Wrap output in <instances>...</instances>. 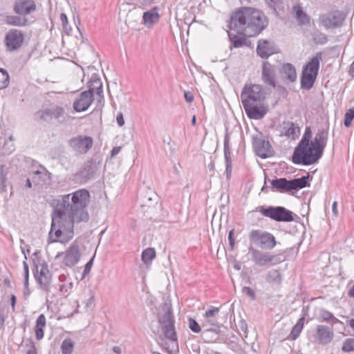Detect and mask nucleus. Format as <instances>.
Here are the masks:
<instances>
[{"label": "nucleus", "mask_w": 354, "mask_h": 354, "mask_svg": "<svg viewBox=\"0 0 354 354\" xmlns=\"http://www.w3.org/2000/svg\"><path fill=\"white\" fill-rule=\"evenodd\" d=\"M21 15H7L5 17L4 21L6 24L14 26L23 27L28 24V20Z\"/></svg>", "instance_id": "27"}, {"label": "nucleus", "mask_w": 354, "mask_h": 354, "mask_svg": "<svg viewBox=\"0 0 354 354\" xmlns=\"http://www.w3.org/2000/svg\"><path fill=\"white\" fill-rule=\"evenodd\" d=\"M24 41V35L18 29H10L6 32L4 38L6 48L9 52L19 49Z\"/></svg>", "instance_id": "10"}, {"label": "nucleus", "mask_w": 354, "mask_h": 354, "mask_svg": "<svg viewBox=\"0 0 354 354\" xmlns=\"http://www.w3.org/2000/svg\"><path fill=\"white\" fill-rule=\"evenodd\" d=\"M303 326H304V316L298 319L297 323L294 325L293 328H292L291 333H290V337L291 339L295 340L298 336L300 335L301 331L302 330Z\"/></svg>", "instance_id": "31"}, {"label": "nucleus", "mask_w": 354, "mask_h": 354, "mask_svg": "<svg viewBox=\"0 0 354 354\" xmlns=\"http://www.w3.org/2000/svg\"><path fill=\"white\" fill-rule=\"evenodd\" d=\"M82 221H75L66 216V212L57 209L52 214L51 229L49 232V243H60L65 244L72 240L74 236L73 226L74 223Z\"/></svg>", "instance_id": "4"}, {"label": "nucleus", "mask_w": 354, "mask_h": 354, "mask_svg": "<svg viewBox=\"0 0 354 354\" xmlns=\"http://www.w3.org/2000/svg\"><path fill=\"white\" fill-rule=\"evenodd\" d=\"M93 264V258L90 259L85 266V270H84V272L88 273L90 271L91 268H92V265Z\"/></svg>", "instance_id": "52"}, {"label": "nucleus", "mask_w": 354, "mask_h": 354, "mask_svg": "<svg viewBox=\"0 0 354 354\" xmlns=\"http://www.w3.org/2000/svg\"><path fill=\"white\" fill-rule=\"evenodd\" d=\"M236 32V34H233L232 32L227 31L232 46L234 48H240L244 46H250L251 42L245 37L246 35L243 32Z\"/></svg>", "instance_id": "22"}, {"label": "nucleus", "mask_w": 354, "mask_h": 354, "mask_svg": "<svg viewBox=\"0 0 354 354\" xmlns=\"http://www.w3.org/2000/svg\"><path fill=\"white\" fill-rule=\"evenodd\" d=\"M265 1L277 15H278V10H281L283 8V0H265Z\"/></svg>", "instance_id": "32"}, {"label": "nucleus", "mask_w": 354, "mask_h": 354, "mask_svg": "<svg viewBox=\"0 0 354 354\" xmlns=\"http://www.w3.org/2000/svg\"><path fill=\"white\" fill-rule=\"evenodd\" d=\"M348 295L351 298H354V282L353 284H352L351 288H350L349 292H348Z\"/></svg>", "instance_id": "57"}, {"label": "nucleus", "mask_w": 354, "mask_h": 354, "mask_svg": "<svg viewBox=\"0 0 354 354\" xmlns=\"http://www.w3.org/2000/svg\"><path fill=\"white\" fill-rule=\"evenodd\" d=\"M318 68H304L301 76V88L309 89L314 84Z\"/></svg>", "instance_id": "19"}, {"label": "nucleus", "mask_w": 354, "mask_h": 354, "mask_svg": "<svg viewBox=\"0 0 354 354\" xmlns=\"http://www.w3.org/2000/svg\"><path fill=\"white\" fill-rule=\"evenodd\" d=\"M293 10L295 13L296 19L301 24H307L310 23L309 17L304 12L300 6H295Z\"/></svg>", "instance_id": "29"}, {"label": "nucleus", "mask_w": 354, "mask_h": 354, "mask_svg": "<svg viewBox=\"0 0 354 354\" xmlns=\"http://www.w3.org/2000/svg\"><path fill=\"white\" fill-rule=\"evenodd\" d=\"M314 40L317 44H324L326 43V41H327V37L324 34L319 33V34H317L314 37Z\"/></svg>", "instance_id": "45"}, {"label": "nucleus", "mask_w": 354, "mask_h": 354, "mask_svg": "<svg viewBox=\"0 0 354 354\" xmlns=\"http://www.w3.org/2000/svg\"><path fill=\"white\" fill-rule=\"evenodd\" d=\"M274 259V257L272 255L263 254L260 255L259 259H258V261H259L260 263H267L273 261Z\"/></svg>", "instance_id": "44"}, {"label": "nucleus", "mask_w": 354, "mask_h": 354, "mask_svg": "<svg viewBox=\"0 0 354 354\" xmlns=\"http://www.w3.org/2000/svg\"><path fill=\"white\" fill-rule=\"evenodd\" d=\"M257 212L262 216L274 220L277 222H292L294 221L292 212L283 207H265L259 206Z\"/></svg>", "instance_id": "6"}, {"label": "nucleus", "mask_w": 354, "mask_h": 354, "mask_svg": "<svg viewBox=\"0 0 354 354\" xmlns=\"http://www.w3.org/2000/svg\"><path fill=\"white\" fill-rule=\"evenodd\" d=\"M64 109L56 106L53 109L44 110L39 113V117L44 121H50L53 119L59 120L64 117Z\"/></svg>", "instance_id": "21"}, {"label": "nucleus", "mask_w": 354, "mask_h": 354, "mask_svg": "<svg viewBox=\"0 0 354 354\" xmlns=\"http://www.w3.org/2000/svg\"><path fill=\"white\" fill-rule=\"evenodd\" d=\"M139 2L142 6H149L154 3V0H139Z\"/></svg>", "instance_id": "54"}, {"label": "nucleus", "mask_w": 354, "mask_h": 354, "mask_svg": "<svg viewBox=\"0 0 354 354\" xmlns=\"http://www.w3.org/2000/svg\"><path fill=\"white\" fill-rule=\"evenodd\" d=\"M310 127L304 130V136L299 144L294 150L292 162L294 164L310 165L315 163L322 156L323 150L326 145L327 132L321 130L316 133L313 140Z\"/></svg>", "instance_id": "1"}, {"label": "nucleus", "mask_w": 354, "mask_h": 354, "mask_svg": "<svg viewBox=\"0 0 354 354\" xmlns=\"http://www.w3.org/2000/svg\"><path fill=\"white\" fill-rule=\"evenodd\" d=\"M285 75L286 80L290 82L296 80L297 75L295 68H285Z\"/></svg>", "instance_id": "40"}, {"label": "nucleus", "mask_w": 354, "mask_h": 354, "mask_svg": "<svg viewBox=\"0 0 354 354\" xmlns=\"http://www.w3.org/2000/svg\"><path fill=\"white\" fill-rule=\"evenodd\" d=\"M250 241L260 247L263 250H272L276 247V238L267 232H262L259 230H254L250 232Z\"/></svg>", "instance_id": "8"}, {"label": "nucleus", "mask_w": 354, "mask_h": 354, "mask_svg": "<svg viewBox=\"0 0 354 354\" xmlns=\"http://www.w3.org/2000/svg\"><path fill=\"white\" fill-rule=\"evenodd\" d=\"M117 123L119 127H122L124 125V118L122 117V113H119L117 115Z\"/></svg>", "instance_id": "51"}, {"label": "nucleus", "mask_w": 354, "mask_h": 354, "mask_svg": "<svg viewBox=\"0 0 354 354\" xmlns=\"http://www.w3.org/2000/svg\"><path fill=\"white\" fill-rule=\"evenodd\" d=\"M9 82L8 72L0 68V90L6 88Z\"/></svg>", "instance_id": "36"}, {"label": "nucleus", "mask_w": 354, "mask_h": 354, "mask_svg": "<svg viewBox=\"0 0 354 354\" xmlns=\"http://www.w3.org/2000/svg\"><path fill=\"white\" fill-rule=\"evenodd\" d=\"M246 115L252 120H261L268 113V107L263 104L244 106Z\"/></svg>", "instance_id": "18"}, {"label": "nucleus", "mask_w": 354, "mask_h": 354, "mask_svg": "<svg viewBox=\"0 0 354 354\" xmlns=\"http://www.w3.org/2000/svg\"><path fill=\"white\" fill-rule=\"evenodd\" d=\"M14 139L12 138V136H10L9 140L6 141L5 145H3V148H1V155H8L12 153V151L15 150L14 144L12 143V141Z\"/></svg>", "instance_id": "33"}, {"label": "nucleus", "mask_w": 354, "mask_h": 354, "mask_svg": "<svg viewBox=\"0 0 354 354\" xmlns=\"http://www.w3.org/2000/svg\"><path fill=\"white\" fill-rule=\"evenodd\" d=\"M333 334L332 329L330 328L319 325L316 328L315 340L321 344H327L332 341Z\"/></svg>", "instance_id": "17"}, {"label": "nucleus", "mask_w": 354, "mask_h": 354, "mask_svg": "<svg viewBox=\"0 0 354 354\" xmlns=\"http://www.w3.org/2000/svg\"><path fill=\"white\" fill-rule=\"evenodd\" d=\"M44 176H46V174L41 171H36L32 174L27 179V187H32V183L35 185L41 184L44 182Z\"/></svg>", "instance_id": "28"}, {"label": "nucleus", "mask_w": 354, "mask_h": 354, "mask_svg": "<svg viewBox=\"0 0 354 354\" xmlns=\"http://www.w3.org/2000/svg\"><path fill=\"white\" fill-rule=\"evenodd\" d=\"M234 230L232 229L228 232V243H230V248L231 250H234Z\"/></svg>", "instance_id": "46"}, {"label": "nucleus", "mask_w": 354, "mask_h": 354, "mask_svg": "<svg viewBox=\"0 0 354 354\" xmlns=\"http://www.w3.org/2000/svg\"><path fill=\"white\" fill-rule=\"evenodd\" d=\"M46 317L43 314L39 315V317L36 319L33 330H35V338L39 341L44 338V329L46 327Z\"/></svg>", "instance_id": "26"}, {"label": "nucleus", "mask_w": 354, "mask_h": 354, "mask_svg": "<svg viewBox=\"0 0 354 354\" xmlns=\"http://www.w3.org/2000/svg\"><path fill=\"white\" fill-rule=\"evenodd\" d=\"M219 311L220 309H218V308L212 306V308L206 310L205 314H204V317H205L206 319L209 320L212 317L218 315Z\"/></svg>", "instance_id": "42"}, {"label": "nucleus", "mask_w": 354, "mask_h": 354, "mask_svg": "<svg viewBox=\"0 0 354 354\" xmlns=\"http://www.w3.org/2000/svg\"><path fill=\"white\" fill-rule=\"evenodd\" d=\"M4 324V318L2 315H0V329L3 327Z\"/></svg>", "instance_id": "60"}, {"label": "nucleus", "mask_w": 354, "mask_h": 354, "mask_svg": "<svg viewBox=\"0 0 354 354\" xmlns=\"http://www.w3.org/2000/svg\"><path fill=\"white\" fill-rule=\"evenodd\" d=\"M113 351H115V353H116L118 354H120V347H113Z\"/></svg>", "instance_id": "61"}, {"label": "nucleus", "mask_w": 354, "mask_h": 354, "mask_svg": "<svg viewBox=\"0 0 354 354\" xmlns=\"http://www.w3.org/2000/svg\"><path fill=\"white\" fill-rule=\"evenodd\" d=\"M184 97L187 102H192L194 101V94L189 91L184 92Z\"/></svg>", "instance_id": "48"}, {"label": "nucleus", "mask_w": 354, "mask_h": 354, "mask_svg": "<svg viewBox=\"0 0 354 354\" xmlns=\"http://www.w3.org/2000/svg\"><path fill=\"white\" fill-rule=\"evenodd\" d=\"M262 66H276L270 64L269 62H263ZM277 66L289 67V66H293V65L290 63H286V64H281L280 65H278Z\"/></svg>", "instance_id": "49"}, {"label": "nucleus", "mask_w": 354, "mask_h": 354, "mask_svg": "<svg viewBox=\"0 0 354 354\" xmlns=\"http://www.w3.org/2000/svg\"><path fill=\"white\" fill-rule=\"evenodd\" d=\"M142 261L145 263L146 266L150 265L152 260L156 258V250L152 248H148L142 252Z\"/></svg>", "instance_id": "30"}, {"label": "nucleus", "mask_w": 354, "mask_h": 354, "mask_svg": "<svg viewBox=\"0 0 354 354\" xmlns=\"http://www.w3.org/2000/svg\"><path fill=\"white\" fill-rule=\"evenodd\" d=\"M188 326H189V329H191L194 333H198L201 331V327L198 322L193 319H189V320H188Z\"/></svg>", "instance_id": "43"}, {"label": "nucleus", "mask_w": 354, "mask_h": 354, "mask_svg": "<svg viewBox=\"0 0 354 354\" xmlns=\"http://www.w3.org/2000/svg\"><path fill=\"white\" fill-rule=\"evenodd\" d=\"M196 124V116H193V119H192V125L194 126Z\"/></svg>", "instance_id": "62"}, {"label": "nucleus", "mask_w": 354, "mask_h": 354, "mask_svg": "<svg viewBox=\"0 0 354 354\" xmlns=\"http://www.w3.org/2000/svg\"><path fill=\"white\" fill-rule=\"evenodd\" d=\"M159 19L158 8L156 6L145 12L142 15L143 23L147 26H153L159 21Z\"/></svg>", "instance_id": "24"}, {"label": "nucleus", "mask_w": 354, "mask_h": 354, "mask_svg": "<svg viewBox=\"0 0 354 354\" xmlns=\"http://www.w3.org/2000/svg\"><path fill=\"white\" fill-rule=\"evenodd\" d=\"M268 26V19L261 10L243 7L231 15L228 28L230 30L254 37L261 32Z\"/></svg>", "instance_id": "2"}, {"label": "nucleus", "mask_w": 354, "mask_h": 354, "mask_svg": "<svg viewBox=\"0 0 354 354\" xmlns=\"http://www.w3.org/2000/svg\"><path fill=\"white\" fill-rule=\"evenodd\" d=\"M36 10V4L33 0H16L13 5V11L21 16H26Z\"/></svg>", "instance_id": "13"}, {"label": "nucleus", "mask_w": 354, "mask_h": 354, "mask_svg": "<svg viewBox=\"0 0 354 354\" xmlns=\"http://www.w3.org/2000/svg\"><path fill=\"white\" fill-rule=\"evenodd\" d=\"M159 323L161 324L164 335L169 339H174L176 333H174V322L171 319L170 313L165 312L159 316Z\"/></svg>", "instance_id": "15"}, {"label": "nucleus", "mask_w": 354, "mask_h": 354, "mask_svg": "<svg viewBox=\"0 0 354 354\" xmlns=\"http://www.w3.org/2000/svg\"><path fill=\"white\" fill-rule=\"evenodd\" d=\"M60 19L65 34L67 35H71L72 32V28L68 25V21L66 15L64 13H62L60 15Z\"/></svg>", "instance_id": "35"}, {"label": "nucleus", "mask_w": 354, "mask_h": 354, "mask_svg": "<svg viewBox=\"0 0 354 354\" xmlns=\"http://www.w3.org/2000/svg\"><path fill=\"white\" fill-rule=\"evenodd\" d=\"M253 146L258 156L263 158L268 156L269 149H270L268 141L256 136L253 137Z\"/></svg>", "instance_id": "20"}, {"label": "nucleus", "mask_w": 354, "mask_h": 354, "mask_svg": "<svg viewBox=\"0 0 354 354\" xmlns=\"http://www.w3.org/2000/svg\"><path fill=\"white\" fill-rule=\"evenodd\" d=\"M262 75H263L264 81L267 82L268 84L274 86V80H272V74L269 71L268 68H263V71H262Z\"/></svg>", "instance_id": "41"}, {"label": "nucleus", "mask_w": 354, "mask_h": 354, "mask_svg": "<svg viewBox=\"0 0 354 354\" xmlns=\"http://www.w3.org/2000/svg\"><path fill=\"white\" fill-rule=\"evenodd\" d=\"M80 258V246L76 242L70 245L69 248L64 252H59L55 259H62V263L65 266H73L77 263Z\"/></svg>", "instance_id": "9"}, {"label": "nucleus", "mask_w": 354, "mask_h": 354, "mask_svg": "<svg viewBox=\"0 0 354 354\" xmlns=\"http://www.w3.org/2000/svg\"><path fill=\"white\" fill-rule=\"evenodd\" d=\"M70 147L77 154L82 155L88 152L93 145V139L88 136H77L69 141Z\"/></svg>", "instance_id": "11"}, {"label": "nucleus", "mask_w": 354, "mask_h": 354, "mask_svg": "<svg viewBox=\"0 0 354 354\" xmlns=\"http://www.w3.org/2000/svg\"><path fill=\"white\" fill-rule=\"evenodd\" d=\"M242 95L254 102H261L264 100V92L259 84H248L244 86Z\"/></svg>", "instance_id": "14"}, {"label": "nucleus", "mask_w": 354, "mask_h": 354, "mask_svg": "<svg viewBox=\"0 0 354 354\" xmlns=\"http://www.w3.org/2000/svg\"><path fill=\"white\" fill-rule=\"evenodd\" d=\"M350 66H354V60H353V62L351 64Z\"/></svg>", "instance_id": "64"}, {"label": "nucleus", "mask_w": 354, "mask_h": 354, "mask_svg": "<svg viewBox=\"0 0 354 354\" xmlns=\"http://www.w3.org/2000/svg\"><path fill=\"white\" fill-rule=\"evenodd\" d=\"M97 95V101L102 100V84L99 78L90 82L89 89L80 94L79 97L73 102V109L77 112L84 111L93 102V96Z\"/></svg>", "instance_id": "5"}, {"label": "nucleus", "mask_w": 354, "mask_h": 354, "mask_svg": "<svg viewBox=\"0 0 354 354\" xmlns=\"http://www.w3.org/2000/svg\"><path fill=\"white\" fill-rule=\"evenodd\" d=\"M63 209L58 208L57 210L64 212L67 214V217L73 218L77 222H87L88 220V213L86 207L90 203V194L85 189H80L71 194L64 195Z\"/></svg>", "instance_id": "3"}, {"label": "nucleus", "mask_w": 354, "mask_h": 354, "mask_svg": "<svg viewBox=\"0 0 354 354\" xmlns=\"http://www.w3.org/2000/svg\"><path fill=\"white\" fill-rule=\"evenodd\" d=\"M308 176H302L299 178L288 180L284 178H280L272 180L271 185L279 192H286L292 190L301 189L308 185Z\"/></svg>", "instance_id": "7"}, {"label": "nucleus", "mask_w": 354, "mask_h": 354, "mask_svg": "<svg viewBox=\"0 0 354 354\" xmlns=\"http://www.w3.org/2000/svg\"><path fill=\"white\" fill-rule=\"evenodd\" d=\"M280 133L291 140H295L300 135V128L295 123L285 121L280 125Z\"/></svg>", "instance_id": "16"}, {"label": "nucleus", "mask_w": 354, "mask_h": 354, "mask_svg": "<svg viewBox=\"0 0 354 354\" xmlns=\"http://www.w3.org/2000/svg\"><path fill=\"white\" fill-rule=\"evenodd\" d=\"M332 212H333L334 216H338V210L337 209V202H333V204H332Z\"/></svg>", "instance_id": "55"}, {"label": "nucleus", "mask_w": 354, "mask_h": 354, "mask_svg": "<svg viewBox=\"0 0 354 354\" xmlns=\"http://www.w3.org/2000/svg\"><path fill=\"white\" fill-rule=\"evenodd\" d=\"M35 278L43 288H46L50 285V274L46 267L41 268V270L36 274Z\"/></svg>", "instance_id": "25"}, {"label": "nucleus", "mask_w": 354, "mask_h": 354, "mask_svg": "<svg viewBox=\"0 0 354 354\" xmlns=\"http://www.w3.org/2000/svg\"><path fill=\"white\" fill-rule=\"evenodd\" d=\"M348 326H349L350 328H351L354 332V318H352L348 321Z\"/></svg>", "instance_id": "59"}, {"label": "nucleus", "mask_w": 354, "mask_h": 354, "mask_svg": "<svg viewBox=\"0 0 354 354\" xmlns=\"http://www.w3.org/2000/svg\"><path fill=\"white\" fill-rule=\"evenodd\" d=\"M322 53H318L308 62L305 64L304 66H319V62L322 60Z\"/></svg>", "instance_id": "39"}, {"label": "nucleus", "mask_w": 354, "mask_h": 354, "mask_svg": "<svg viewBox=\"0 0 354 354\" xmlns=\"http://www.w3.org/2000/svg\"><path fill=\"white\" fill-rule=\"evenodd\" d=\"M273 276H274L273 279H271L270 276L268 277V282H274V281H275V282H277L278 283H280V282H281V275H280V273L278 272V271H274Z\"/></svg>", "instance_id": "47"}, {"label": "nucleus", "mask_w": 354, "mask_h": 354, "mask_svg": "<svg viewBox=\"0 0 354 354\" xmlns=\"http://www.w3.org/2000/svg\"><path fill=\"white\" fill-rule=\"evenodd\" d=\"M24 277H25L26 283H27L28 278V266L26 261H24Z\"/></svg>", "instance_id": "50"}, {"label": "nucleus", "mask_w": 354, "mask_h": 354, "mask_svg": "<svg viewBox=\"0 0 354 354\" xmlns=\"http://www.w3.org/2000/svg\"><path fill=\"white\" fill-rule=\"evenodd\" d=\"M342 350L346 353L354 352V338H347L343 343Z\"/></svg>", "instance_id": "38"}, {"label": "nucleus", "mask_w": 354, "mask_h": 354, "mask_svg": "<svg viewBox=\"0 0 354 354\" xmlns=\"http://www.w3.org/2000/svg\"><path fill=\"white\" fill-rule=\"evenodd\" d=\"M62 353L71 354L73 351V342L70 339H65L61 345Z\"/></svg>", "instance_id": "34"}, {"label": "nucleus", "mask_w": 354, "mask_h": 354, "mask_svg": "<svg viewBox=\"0 0 354 354\" xmlns=\"http://www.w3.org/2000/svg\"><path fill=\"white\" fill-rule=\"evenodd\" d=\"M257 53L263 59L268 58L274 54V50L268 40L258 42Z\"/></svg>", "instance_id": "23"}, {"label": "nucleus", "mask_w": 354, "mask_h": 354, "mask_svg": "<svg viewBox=\"0 0 354 354\" xmlns=\"http://www.w3.org/2000/svg\"><path fill=\"white\" fill-rule=\"evenodd\" d=\"M120 151V147H115L112 148L111 156H115L118 155V153H119Z\"/></svg>", "instance_id": "56"}, {"label": "nucleus", "mask_w": 354, "mask_h": 354, "mask_svg": "<svg viewBox=\"0 0 354 354\" xmlns=\"http://www.w3.org/2000/svg\"><path fill=\"white\" fill-rule=\"evenodd\" d=\"M15 304H16V297L14 295H11L12 310L15 309Z\"/></svg>", "instance_id": "58"}, {"label": "nucleus", "mask_w": 354, "mask_h": 354, "mask_svg": "<svg viewBox=\"0 0 354 354\" xmlns=\"http://www.w3.org/2000/svg\"><path fill=\"white\" fill-rule=\"evenodd\" d=\"M28 354H35V351H29Z\"/></svg>", "instance_id": "63"}, {"label": "nucleus", "mask_w": 354, "mask_h": 354, "mask_svg": "<svg viewBox=\"0 0 354 354\" xmlns=\"http://www.w3.org/2000/svg\"><path fill=\"white\" fill-rule=\"evenodd\" d=\"M354 119V107L348 109L347 112L344 113V125L346 127H350L352 120Z\"/></svg>", "instance_id": "37"}, {"label": "nucleus", "mask_w": 354, "mask_h": 354, "mask_svg": "<svg viewBox=\"0 0 354 354\" xmlns=\"http://www.w3.org/2000/svg\"><path fill=\"white\" fill-rule=\"evenodd\" d=\"M344 20V17L339 12H328L321 15L319 21L327 29L340 26Z\"/></svg>", "instance_id": "12"}, {"label": "nucleus", "mask_w": 354, "mask_h": 354, "mask_svg": "<svg viewBox=\"0 0 354 354\" xmlns=\"http://www.w3.org/2000/svg\"><path fill=\"white\" fill-rule=\"evenodd\" d=\"M244 291H245V293L248 294V295H249L253 299L254 298V290H252V288H250V287H245L244 288Z\"/></svg>", "instance_id": "53"}]
</instances>
